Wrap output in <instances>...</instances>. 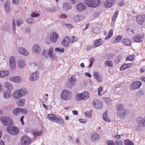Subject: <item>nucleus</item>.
<instances>
[{
    "label": "nucleus",
    "mask_w": 145,
    "mask_h": 145,
    "mask_svg": "<svg viewBox=\"0 0 145 145\" xmlns=\"http://www.w3.org/2000/svg\"><path fill=\"white\" fill-rule=\"evenodd\" d=\"M117 116L120 118H122L128 114V111L123 108V106L121 104L118 105L116 106Z\"/></svg>",
    "instance_id": "f257e3e1"
},
{
    "label": "nucleus",
    "mask_w": 145,
    "mask_h": 145,
    "mask_svg": "<svg viewBox=\"0 0 145 145\" xmlns=\"http://www.w3.org/2000/svg\"><path fill=\"white\" fill-rule=\"evenodd\" d=\"M47 118L49 120L60 125H63L64 123L62 118H57L55 115L52 114H48Z\"/></svg>",
    "instance_id": "f03ea898"
},
{
    "label": "nucleus",
    "mask_w": 145,
    "mask_h": 145,
    "mask_svg": "<svg viewBox=\"0 0 145 145\" xmlns=\"http://www.w3.org/2000/svg\"><path fill=\"white\" fill-rule=\"evenodd\" d=\"M84 3L89 7L95 8L100 5V1L99 0H85Z\"/></svg>",
    "instance_id": "7ed1b4c3"
},
{
    "label": "nucleus",
    "mask_w": 145,
    "mask_h": 145,
    "mask_svg": "<svg viewBox=\"0 0 145 145\" xmlns=\"http://www.w3.org/2000/svg\"><path fill=\"white\" fill-rule=\"evenodd\" d=\"M72 95V93L71 91L65 89L62 91L61 98L64 100L67 101L71 99Z\"/></svg>",
    "instance_id": "20e7f679"
},
{
    "label": "nucleus",
    "mask_w": 145,
    "mask_h": 145,
    "mask_svg": "<svg viewBox=\"0 0 145 145\" xmlns=\"http://www.w3.org/2000/svg\"><path fill=\"white\" fill-rule=\"evenodd\" d=\"M7 131L10 134L13 135H16L19 132V130L18 128L12 125L7 127Z\"/></svg>",
    "instance_id": "39448f33"
},
{
    "label": "nucleus",
    "mask_w": 145,
    "mask_h": 145,
    "mask_svg": "<svg viewBox=\"0 0 145 145\" xmlns=\"http://www.w3.org/2000/svg\"><path fill=\"white\" fill-rule=\"evenodd\" d=\"M0 120L3 124L5 125H10L12 124V120L7 117H2L0 118Z\"/></svg>",
    "instance_id": "423d86ee"
},
{
    "label": "nucleus",
    "mask_w": 145,
    "mask_h": 145,
    "mask_svg": "<svg viewBox=\"0 0 145 145\" xmlns=\"http://www.w3.org/2000/svg\"><path fill=\"white\" fill-rule=\"evenodd\" d=\"M141 82L139 81H135L132 82L130 86V89L131 90H134L139 88L141 86Z\"/></svg>",
    "instance_id": "0eeeda50"
},
{
    "label": "nucleus",
    "mask_w": 145,
    "mask_h": 145,
    "mask_svg": "<svg viewBox=\"0 0 145 145\" xmlns=\"http://www.w3.org/2000/svg\"><path fill=\"white\" fill-rule=\"evenodd\" d=\"M31 141V138L26 136H23L21 139L20 142L22 145H28Z\"/></svg>",
    "instance_id": "6e6552de"
},
{
    "label": "nucleus",
    "mask_w": 145,
    "mask_h": 145,
    "mask_svg": "<svg viewBox=\"0 0 145 145\" xmlns=\"http://www.w3.org/2000/svg\"><path fill=\"white\" fill-rule=\"evenodd\" d=\"M143 39V35L138 34L135 35L133 37V40L134 42L140 43L141 42Z\"/></svg>",
    "instance_id": "1a4fd4ad"
},
{
    "label": "nucleus",
    "mask_w": 145,
    "mask_h": 145,
    "mask_svg": "<svg viewBox=\"0 0 145 145\" xmlns=\"http://www.w3.org/2000/svg\"><path fill=\"white\" fill-rule=\"evenodd\" d=\"M92 103L93 106L97 109H101L103 107V104L100 100H94L93 101Z\"/></svg>",
    "instance_id": "9d476101"
},
{
    "label": "nucleus",
    "mask_w": 145,
    "mask_h": 145,
    "mask_svg": "<svg viewBox=\"0 0 145 145\" xmlns=\"http://www.w3.org/2000/svg\"><path fill=\"white\" fill-rule=\"evenodd\" d=\"M13 113L15 115H18L19 114L22 113H26L27 112V110L22 108H16L13 110Z\"/></svg>",
    "instance_id": "9b49d317"
},
{
    "label": "nucleus",
    "mask_w": 145,
    "mask_h": 145,
    "mask_svg": "<svg viewBox=\"0 0 145 145\" xmlns=\"http://www.w3.org/2000/svg\"><path fill=\"white\" fill-rule=\"evenodd\" d=\"M145 17L144 15H138L137 16L136 18V20L137 22L140 25H143L144 24Z\"/></svg>",
    "instance_id": "f8f14e48"
},
{
    "label": "nucleus",
    "mask_w": 145,
    "mask_h": 145,
    "mask_svg": "<svg viewBox=\"0 0 145 145\" xmlns=\"http://www.w3.org/2000/svg\"><path fill=\"white\" fill-rule=\"evenodd\" d=\"M9 65L10 68L12 69H15L16 65V62L14 57H10V60Z\"/></svg>",
    "instance_id": "ddd939ff"
},
{
    "label": "nucleus",
    "mask_w": 145,
    "mask_h": 145,
    "mask_svg": "<svg viewBox=\"0 0 145 145\" xmlns=\"http://www.w3.org/2000/svg\"><path fill=\"white\" fill-rule=\"evenodd\" d=\"M75 80L74 76H72L68 78V81L67 83V85L69 87H71L75 84Z\"/></svg>",
    "instance_id": "4468645a"
},
{
    "label": "nucleus",
    "mask_w": 145,
    "mask_h": 145,
    "mask_svg": "<svg viewBox=\"0 0 145 145\" xmlns=\"http://www.w3.org/2000/svg\"><path fill=\"white\" fill-rule=\"evenodd\" d=\"M136 122L140 127H144L145 126V118H138L136 120Z\"/></svg>",
    "instance_id": "2eb2a0df"
},
{
    "label": "nucleus",
    "mask_w": 145,
    "mask_h": 145,
    "mask_svg": "<svg viewBox=\"0 0 145 145\" xmlns=\"http://www.w3.org/2000/svg\"><path fill=\"white\" fill-rule=\"evenodd\" d=\"M72 6L70 3L67 2H65L62 4V9L65 11H68L71 9Z\"/></svg>",
    "instance_id": "dca6fc26"
},
{
    "label": "nucleus",
    "mask_w": 145,
    "mask_h": 145,
    "mask_svg": "<svg viewBox=\"0 0 145 145\" xmlns=\"http://www.w3.org/2000/svg\"><path fill=\"white\" fill-rule=\"evenodd\" d=\"M32 50L35 54H39L41 52V49L38 44H35L33 45Z\"/></svg>",
    "instance_id": "f3484780"
},
{
    "label": "nucleus",
    "mask_w": 145,
    "mask_h": 145,
    "mask_svg": "<svg viewBox=\"0 0 145 145\" xmlns=\"http://www.w3.org/2000/svg\"><path fill=\"white\" fill-rule=\"evenodd\" d=\"M38 76L37 72H35L30 74L29 79L31 81H35L37 79Z\"/></svg>",
    "instance_id": "a211bd4d"
},
{
    "label": "nucleus",
    "mask_w": 145,
    "mask_h": 145,
    "mask_svg": "<svg viewBox=\"0 0 145 145\" xmlns=\"http://www.w3.org/2000/svg\"><path fill=\"white\" fill-rule=\"evenodd\" d=\"M76 8L78 12L82 11L86 9L85 5L82 3H79L76 6Z\"/></svg>",
    "instance_id": "6ab92c4d"
},
{
    "label": "nucleus",
    "mask_w": 145,
    "mask_h": 145,
    "mask_svg": "<svg viewBox=\"0 0 145 145\" xmlns=\"http://www.w3.org/2000/svg\"><path fill=\"white\" fill-rule=\"evenodd\" d=\"M69 38L68 37H65L61 42V44L65 47H67L69 46Z\"/></svg>",
    "instance_id": "aec40b11"
},
{
    "label": "nucleus",
    "mask_w": 145,
    "mask_h": 145,
    "mask_svg": "<svg viewBox=\"0 0 145 145\" xmlns=\"http://www.w3.org/2000/svg\"><path fill=\"white\" fill-rule=\"evenodd\" d=\"M10 80L13 82L19 83L21 82L22 79L20 76H16L10 78Z\"/></svg>",
    "instance_id": "412c9836"
},
{
    "label": "nucleus",
    "mask_w": 145,
    "mask_h": 145,
    "mask_svg": "<svg viewBox=\"0 0 145 145\" xmlns=\"http://www.w3.org/2000/svg\"><path fill=\"white\" fill-rule=\"evenodd\" d=\"M101 39L99 38V39L95 40L94 42V44L93 47L94 48H96L102 45L103 42V41H101Z\"/></svg>",
    "instance_id": "4be33fe9"
},
{
    "label": "nucleus",
    "mask_w": 145,
    "mask_h": 145,
    "mask_svg": "<svg viewBox=\"0 0 145 145\" xmlns=\"http://www.w3.org/2000/svg\"><path fill=\"white\" fill-rule=\"evenodd\" d=\"M93 76L99 82H102L101 77L97 72H94L93 73Z\"/></svg>",
    "instance_id": "5701e85b"
},
{
    "label": "nucleus",
    "mask_w": 145,
    "mask_h": 145,
    "mask_svg": "<svg viewBox=\"0 0 145 145\" xmlns=\"http://www.w3.org/2000/svg\"><path fill=\"white\" fill-rule=\"evenodd\" d=\"M18 65L20 68H24L25 65V59L24 58H20L18 61Z\"/></svg>",
    "instance_id": "b1692460"
},
{
    "label": "nucleus",
    "mask_w": 145,
    "mask_h": 145,
    "mask_svg": "<svg viewBox=\"0 0 145 145\" xmlns=\"http://www.w3.org/2000/svg\"><path fill=\"white\" fill-rule=\"evenodd\" d=\"M5 87L7 89L8 91H10L13 89V86L10 82H6L5 84Z\"/></svg>",
    "instance_id": "393cba45"
},
{
    "label": "nucleus",
    "mask_w": 145,
    "mask_h": 145,
    "mask_svg": "<svg viewBox=\"0 0 145 145\" xmlns=\"http://www.w3.org/2000/svg\"><path fill=\"white\" fill-rule=\"evenodd\" d=\"M114 2V0H107L104 2V4L106 7H111Z\"/></svg>",
    "instance_id": "a878e982"
},
{
    "label": "nucleus",
    "mask_w": 145,
    "mask_h": 145,
    "mask_svg": "<svg viewBox=\"0 0 145 145\" xmlns=\"http://www.w3.org/2000/svg\"><path fill=\"white\" fill-rule=\"evenodd\" d=\"M18 89L14 92L12 95L14 98L17 99L22 97Z\"/></svg>",
    "instance_id": "bb28decb"
},
{
    "label": "nucleus",
    "mask_w": 145,
    "mask_h": 145,
    "mask_svg": "<svg viewBox=\"0 0 145 145\" xmlns=\"http://www.w3.org/2000/svg\"><path fill=\"white\" fill-rule=\"evenodd\" d=\"M9 71H0V78H4L7 76L10 73Z\"/></svg>",
    "instance_id": "cd10ccee"
},
{
    "label": "nucleus",
    "mask_w": 145,
    "mask_h": 145,
    "mask_svg": "<svg viewBox=\"0 0 145 145\" xmlns=\"http://www.w3.org/2000/svg\"><path fill=\"white\" fill-rule=\"evenodd\" d=\"M18 52L21 54L25 56H27L29 54L28 52L23 48L21 47L19 48L18 49Z\"/></svg>",
    "instance_id": "c85d7f7f"
},
{
    "label": "nucleus",
    "mask_w": 145,
    "mask_h": 145,
    "mask_svg": "<svg viewBox=\"0 0 145 145\" xmlns=\"http://www.w3.org/2000/svg\"><path fill=\"white\" fill-rule=\"evenodd\" d=\"M58 37L57 34L56 32H54L51 35L50 39L53 42H55Z\"/></svg>",
    "instance_id": "c756f323"
},
{
    "label": "nucleus",
    "mask_w": 145,
    "mask_h": 145,
    "mask_svg": "<svg viewBox=\"0 0 145 145\" xmlns=\"http://www.w3.org/2000/svg\"><path fill=\"white\" fill-rule=\"evenodd\" d=\"M12 96L11 93L10 91H5L3 93V97L5 99H8Z\"/></svg>",
    "instance_id": "7c9ffc66"
},
{
    "label": "nucleus",
    "mask_w": 145,
    "mask_h": 145,
    "mask_svg": "<svg viewBox=\"0 0 145 145\" xmlns=\"http://www.w3.org/2000/svg\"><path fill=\"white\" fill-rule=\"evenodd\" d=\"M25 100L24 99H22L18 100L16 102V104L18 106H22L25 105Z\"/></svg>",
    "instance_id": "2f4dec72"
},
{
    "label": "nucleus",
    "mask_w": 145,
    "mask_h": 145,
    "mask_svg": "<svg viewBox=\"0 0 145 145\" xmlns=\"http://www.w3.org/2000/svg\"><path fill=\"white\" fill-rule=\"evenodd\" d=\"M100 137L99 135L97 133H93L92 134L91 137V140L92 141L94 142L96 140L100 138Z\"/></svg>",
    "instance_id": "473e14b6"
},
{
    "label": "nucleus",
    "mask_w": 145,
    "mask_h": 145,
    "mask_svg": "<svg viewBox=\"0 0 145 145\" xmlns=\"http://www.w3.org/2000/svg\"><path fill=\"white\" fill-rule=\"evenodd\" d=\"M22 97H23L26 95L27 93V91L26 89L24 88H22L20 89H19Z\"/></svg>",
    "instance_id": "72a5a7b5"
},
{
    "label": "nucleus",
    "mask_w": 145,
    "mask_h": 145,
    "mask_svg": "<svg viewBox=\"0 0 145 145\" xmlns=\"http://www.w3.org/2000/svg\"><path fill=\"white\" fill-rule=\"evenodd\" d=\"M81 93L82 100H86L89 98V96L88 92L86 91H84Z\"/></svg>",
    "instance_id": "f704fd0d"
},
{
    "label": "nucleus",
    "mask_w": 145,
    "mask_h": 145,
    "mask_svg": "<svg viewBox=\"0 0 145 145\" xmlns=\"http://www.w3.org/2000/svg\"><path fill=\"white\" fill-rule=\"evenodd\" d=\"M52 48L51 47L48 50V55L52 59H55L56 58V56L52 53Z\"/></svg>",
    "instance_id": "c9c22d12"
},
{
    "label": "nucleus",
    "mask_w": 145,
    "mask_h": 145,
    "mask_svg": "<svg viewBox=\"0 0 145 145\" xmlns=\"http://www.w3.org/2000/svg\"><path fill=\"white\" fill-rule=\"evenodd\" d=\"M122 42L123 45L126 46L129 45L131 43L130 40L128 39H123Z\"/></svg>",
    "instance_id": "e433bc0d"
},
{
    "label": "nucleus",
    "mask_w": 145,
    "mask_h": 145,
    "mask_svg": "<svg viewBox=\"0 0 145 145\" xmlns=\"http://www.w3.org/2000/svg\"><path fill=\"white\" fill-rule=\"evenodd\" d=\"M10 8V4L8 2H6L5 5L4 9L7 12L9 11Z\"/></svg>",
    "instance_id": "4c0bfd02"
},
{
    "label": "nucleus",
    "mask_w": 145,
    "mask_h": 145,
    "mask_svg": "<svg viewBox=\"0 0 145 145\" xmlns=\"http://www.w3.org/2000/svg\"><path fill=\"white\" fill-rule=\"evenodd\" d=\"M74 21L76 22H77L81 20V19L80 15H77L74 16L73 18Z\"/></svg>",
    "instance_id": "58836bf2"
},
{
    "label": "nucleus",
    "mask_w": 145,
    "mask_h": 145,
    "mask_svg": "<svg viewBox=\"0 0 145 145\" xmlns=\"http://www.w3.org/2000/svg\"><path fill=\"white\" fill-rule=\"evenodd\" d=\"M76 99L78 101H80L82 100V93H79L76 94L75 96Z\"/></svg>",
    "instance_id": "ea45409f"
},
{
    "label": "nucleus",
    "mask_w": 145,
    "mask_h": 145,
    "mask_svg": "<svg viewBox=\"0 0 145 145\" xmlns=\"http://www.w3.org/2000/svg\"><path fill=\"white\" fill-rule=\"evenodd\" d=\"M103 120L106 122H109L110 121V120L108 119L107 116V112L106 111L103 114Z\"/></svg>",
    "instance_id": "a19ab883"
},
{
    "label": "nucleus",
    "mask_w": 145,
    "mask_h": 145,
    "mask_svg": "<svg viewBox=\"0 0 145 145\" xmlns=\"http://www.w3.org/2000/svg\"><path fill=\"white\" fill-rule=\"evenodd\" d=\"M121 37L120 35H118L113 40V42L114 43H118L121 40Z\"/></svg>",
    "instance_id": "79ce46f5"
},
{
    "label": "nucleus",
    "mask_w": 145,
    "mask_h": 145,
    "mask_svg": "<svg viewBox=\"0 0 145 145\" xmlns=\"http://www.w3.org/2000/svg\"><path fill=\"white\" fill-rule=\"evenodd\" d=\"M42 133L41 131H39L33 133V135L35 137L40 135Z\"/></svg>",
    "instance_id": "37998d69"
},
{
    "label": "nucleus",
    "mask_w": 145,
    "mask_h": 145,
    "mask_svg": "<svg viewBox=\"0 0 145 145\" xmlns=\"http://www.w3.org/2000/svg\"><path fill=\"white\" fill-rule=\"evenodd\" d=\"M105 65L106 66L112 67V62L110 60H106L105 62Z\"/></svg>",
    "instance_id": "c03bdc74"
},
{
    "label": "nucleus",
    "mask_w": 145,
    "mask_h": 145,
    "mask_svg": "<svg viewBox=\"0 0 145 145\" xmlns=\"http://www.w3.org/2000/svg\"><path fill=\"white\" fill-rule=\"evenodd\" d=\"M121 56H118L115 59L114 62L116 64L118 63L121 60Z\"/></svg>",
    "instance_id": "a18cd8bd"
},
{
    "label": "nucleus",
    "mask_w": 145,
    "mask_h": 145,
    "mask_svg": "<svg viewBox=\"0 0 145 145\" xmlns=\"http://www.w3.org/2000/svg\"><path fill=\"white\" fill-rule=\"evenodd\" d=\"M92 31L93 33L97 34L100 32V29L98 27H95L93 29Z\"/></svg>",
    "instance_id": "49530a36"
},
{
    "label": "nucleus",
    "mask_w": 145,
    "mask_h": 145,
    "mask_svg": "<svg viewBox=\"0 0 145 145\" xmlns=\"http://www.w3.org/2000/svg\"><path fill=\"white\" fill-rule=\"evenodd\" d=\"M55 51L57 52L63 53L64 51V49L63 48H56L55 49Z\"/></svg>",
    "instance_id": "de8ad7c7"
},
{
    "label": "nucleus",
    "mask_w": 145,
    "mask_h": 145,
    "mask_svg": "<svg viewBox=\"0 0 145 145\" xmlns=\"http://www.w3.org/2000/svg\"><path fill=\"white\" fill-rule=\"evenodd\" d=\"M125 145H133V142L128 139H126L124 141Z\"/></svg>",
    "instance_id": "09e8293b"
},
{
    "label": "nucleus",
    "mask_w": 145,
    "mask_h": 145,
    "mask_svg": "<svg viewBox=\"0 0 145 145\" xmlns=\"http://www.w3.org/2000/svg\"><path fill=\"white\" fill-rule=\"evenodd\" d=\"M113 32V30L112 29L110 30L109 32L108 35L106 37L105 39L106 40H107L109 39L112 35Z\"/></svg>",
    "instance_id": "8fccbe9b"
},
{
    "label": "nucleus",
    "mask_w": 145,
    "mask_h": 145,
    "mask_svg": "<svg viewBox=\"0 0 145 145\" xmlns=\"http://www.w3.org/2000/svg\"><path fill=\"white\" fill-rule=\"evenodd\" d=\"M85 115L88 117H91L92 116L91 112L90 111H87L85 112Z\"/></svg>",
    "instance_id": "3c124183"
},
{
    "label": "nucleus",
    "mask_w": 145,
    "mask_h": 145,
    "mask_svg": "<svg viewBox=\"0 0 145 145\" xmlns=\"http://www.w3.org/2000/svg\"><path fill=\"white\" fill-rule=\"evenodd\" d=\"M128 68V66L127 65V63L123 64L120 68V71H123L124 69Z\"/></svg>",
    "instance_id": "603ef678"
},
{
    "label": "nucleus",
    "mask_w": 145,
    "mask_h": 145,
    "mask_svg": "<svg viewBox=\"0 0 145 145\" xmlns=\"http://www.w3.org/2000/svg\"><path fill=\"white\" fill-rule=\"evenodd\" d=\"M77 37H75L74 36H73L71 37L70 40V42L72 43L74 41L77 40Z\"/></svg>",
    "instance_id": "864d4df0"
},
{
    "label": "nucleus",
    "mask_w": 145,
    "mask_h": 145,
    "mask_svg": "<svg viewBox=\"0 0 145 145\" xmlns=\"http://www.w3.org/2000/svg\"><path fill=\"white\" fill-rule=\"evenodd\" d=\"M31 31V28L27 27L25 29L24 33L26 34H29Z\"/></svg>",
    "instance_id": "5fc2aeb1"
},
{
    "label": "nucleus",
    "mask_w": 145,
    "mask_h": 145,
    "mask_svg": "<svg viewBox=\"0 0 145 145\" xmlns=\"http://www.w3.org/2000/svg\"><path fill=\"white\" fill-rule=\"evenodd\" d=\"M34 21V19L32 18H29L27 19L26 21L29 24L32 23Z\"/></svg>",
    "instance_id": "6e6d98bb"
},
{
    "label": "nucleus",
    "mask_w": 145,
    "mask_h": 145,
    "mask_svg": "<svg viewBox=\"0 0 145 145\" xmlns=\"http://www.w3.org/2000/svg\"><path fill=\"white\" fill-rule=\"evenodd\" d=\"M115 143L117 145H123V142L120 140H118L115 141Z\"/></svg>",
    "instance_id": "4d7b16f0"
},
{
    "label": "nucleus",
    "mask_w": 145,
    "mask_h": 145,
    "mask_svg": "<svg viewBox=\"0 0 145 145\" xmlns=\"http://www.w3.org/2000/svg\"><path fill=\"white\" fill-rule=\"evenodd\" d=\"M134 58V56L133 55H130L129 56H128L126 59V61L127 60L129 61H132Z\"/></svg>",
    "instance_id": "13d9d810"
},
{
    "label": "nucleus",
    "mask_w": 145,
    "mask_h": 145,
    "mask_svg": "<svg viewBox=\"0 0 145 145\" xmlns=\"http://www.w3.org/2000/svg\"><path fill=\"white\" fill-rule=\"evenodd\" d=\"M107 143L108 145H114L115 144L114 141L111 140L107 141Z\"/></svg>",
    "instance_id": "bf43d9fd"
},
{
    "label": "nucleus",
    "mask_w": 145,
    "mask_h": 145,
    "mask_svg": "<svg viewBox=\"0 0 145 145\" xmlns=\"http://www.w3.org/2000/svg\"><path fill=\"white\" fill-rule=\"evenodd\" d=\"M23 23V21L21 20H17L16 21V24L18 26H19Z\"/></svg>",
    "instance_id": "052dcab7"
},
{
    "label": "nucleus",
    "mask_w": 145,
    "mask_h": 145,
    "mask_svg": "<svg viewBox=\"0 0 145 145\" xmlns=\"http://www.w3.org/2000/svg\"><path fill=\"white\" fill-rule=\"evenodd\" d=\"M39 16V14H36L35 12H33L31 14V16L32 17H36Z\"/></svg>",
    "instance_id": "680f3d73"
},
{
    "label": "nucleus",
    "mask_w": 145,
    "mask_h": 145,
    "mask_svg": "<svg viewBox=\"0 0 145 145\" xmlns=\"http://www.w3.org/2000/svg\"><path fill=\"white\" fill-rule=\"evenodd\" d=\"M105 101L106 103L107 104H109L111 102V100L108 98H106L105 99Z\"/></svg>",
    "instance_id": "e2e57ef3"
},
{
    "label": "nucleus",
    "mask_w": 145,
    "mask_h": 145,
    "mask_svg": "<svg viewBox=\"0 0 145 145\" xmlns=\"http://www.w3.org/2000/svg\"><path fill=\"white\" fill-rule=\"evenodd\" d=\"M79 121L80 122L82 123H86L87 121L86 120L83 119H79Z\"/></svg>",
    "instance_id": "0e129e2a"
},
{
    "label": "nucleus",
    "mask_w": 145,
    "mask_h": 145,
    "mask_svg": "<svg viewBox=\"0 0 145 145\" xmlns=\"http://www.w3.org/2000/svg\"><path fill=\"white\" fill-rule=\"evenodd\" d=\"M65 25L66 27H68L69 28H72L73 27L72 25L69 24H65Z\"/></svg>",
    "instance_id": "69168bd1"
},
{
    "label": "nucleus",
    "mask_w": 145,
    "mask_h": 145,
    "mask_svg": "<svg viewBox=\"0 0 145 145\" xmlns=\"http://www.w3.org/2000/svg\"><path fill=\"white\" fill-rule=\"evenodd\" d=\"M24 117V116H22L21 118V119L20 120L21 121L22 124L23 125H24V123L23 121V118Z\"/></svg>",
    "instance_id": "338daca9"
},
{
    "label": "nucleus",
    "mask_w": 145,
    "mask_h": 145,
    "mask_svg": "<svg viewBox=\"0 0 145 145\" xmlns=\"http://www.w3.org/2000/svg\"><path fill=\"white\" fill-rule=\"evenodd\" d=\"M103 87H100L98 89V92H101L103 89Z\"/></svg>",
    "instance_id": "774afa93"
}]
</instances>
